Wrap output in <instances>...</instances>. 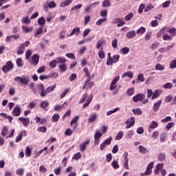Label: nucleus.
<instances>
[{"label":"nucleus","instance_id":"obj_1","mask_svg":"<svg viewBox=\"0 0 176 176\" xmlns=\"http://www.w3.org/2000/svg\"><path fill=\"white\" fill-rule=\"evenodd\" d=\"M17 80H19L21 85H24L25 86H26L27 85H28V83H30L31 80L30 79V76H23L22 77L16 76L14 78V81L17 82Z\"/></svg>","mask_w":176,"mask_h":176},{"label":"nucleus","instance_id":"obj_2","mask_svg":"<svg viewBox=\"0 0 176 176\" xmlns=\"http://www.w3.org/2000/svg\"><path fill=\"white\" fill-rule=\"evenodd\" d=\"M13 68H14V65H13L12 60H8L6 63V65L3 66L2 71L4 74H8V72L12 71Z\"/></svg>","mask_w":176,"mask_h":176},{"label":"nucleus","instance_id":"obj_3","mask_svg":"<svg viewBox=\"0 0 176 176\" xmlns=\"http://www.w3.org/2000/svg\"><path fill=\"white\" fill-rule=\"evenodd\" d=\"M125 124H126V129H131V127H133V126L135 124V118L134 117H131L125 121Z\"/></svg>","mask_w":176,"mask_h":176},{"label":"nucleus","instance_id":"obj_4","mask_svg":"<svg viewBox=\"0 0 176 176\" xmlns=\"http://www.w3.org/2000/svg\"><path fill=\"white\" fill-rule=\"evenodd\" d=\"M30 64L34 65V67H36V65L39 64V55L36 54H33L30 60Z\"/></svg>","mask_w":176,"mask_h":176},{"label":"nucleus","instance_id":"obj_5","mask_svg":"<svg viewBox=\"0 0 176 176\" xmlns=\"http://www.w3.org/2000/svg\"><path fill=\"white\" fill-rule=\"evenodd\" d=\"M83 72L85 74V76H87L89 78L86 80L85 85L82 87V89H85V87H86V86L87 85V83H89V82H90V80H91V76H90V73L89 72V68L85 67L83 69Z\"/></svg>","mask_w":176,"mask_h":176},{"label":"nucleus","instance_id":"obj_6","mask_svg":"<svg viewBox=\"0 0 176 176\" xmlns=\"http://www.w3.org/2000/svg\"><path fill=\"white\" fill-rule=\"evenodd\" d=\"M157 127H159V123L155 120L151 121L148 127V133H152V130H154V129H157Z\"/></svg>","mask_w":176,"mask_h":176},{"label":"nucleus","instance_id":"obj_7","mask_svg":"<svg viewBox=\"0 0 176 176\" xmlns=\"http://www.w3.org/2000/svg\"><path fill=\"white\" fill-rule=\"evenodd\" d=\"M120 80V76H116L112 80L111 83V90H115L116 87H118V85H116V83L119 82Z\"/></svg>","mask_w":176,"mask_h":176},{"label":"nucleus","instance_id":"obj_8","mask_svg":"<svg viewBox=\"0 0 176 176\" xmlns=\"http://www.w3.org/2000/svg\"><path fill=\"white\" fill-rule=\"evenodd\" d=\"M145 99V94H138L136 96H133V101L134 102H138V101H142Z\"/></svg>","mask_w":176,"mask_h":176},{"label":"nucleus","instance_id":"obj_9","mask_svg":"<svg viewBox=\"0 0 176 176\" xmlns=\"http://www.w3.org/2000/svg\"><path fill=\"white\" fill-rule=\"evenodd\" d=\"M38 89L40 91L41 97H46V92L45 90V85L43 84H38L37 85Z\"/></svg>","mask_w":176,"mask_h":176},{"label":"nucleus","instance_id":"obj_10","mask_svg":"<svg viewBox=\"0 0 176 176\" xmlns=\"http://www.w3.org/2000/svg\"><path fill=\"white\" fill-rule=\"evenodd\" d=\"M26 135H27V131H25V130L21 131L19 135L16 136L15 139V142H20V141L23 140V137H26Z\"/></svg>","mask_w":176,"mask_h":176},{"label":"nucleus","instance_id":"obj_11","mask_svg":"<svg viewBox=\"0 0 176 176\" xmlns=\"http://www.w3.org/2000/svg\"><path fill=\"white\" fill-rule=\"evenodd\" d=\"M20 113H21L20 106L15 107L12 112V115L17 118V116H20Z\"/></svg>","mask_w":176,"mask_h":176},{"label":"nucleus","instance_id":"obj_12","mask_svg":"<svg viewBox=\"0 0 176 176\" xmlns=\"http://www.w3.org/2000/svg\"><path fill=\"white\" fill-rule=\"evenodd\" d=\"M19 122H21L22 123V124L25 127H27L28 126V124H30V118H28L19 117Z\"/></svg>","mask_w":176,"mask_h":176},{"label":"nucleus","instance_id":"obj_13","mask_svg":"<svg viewBox=\"0 0 176 176\" xmlns=\"http://www.w3.org/2000/svg\"><path fill=\"white\" fill-rule=\"evenodd\" d=\"M111 144V137H109L108 139H107L103 143H102L100 146V151H104L108 145Z\"/></svg>","mask_w":176,"mask_h":176},{"label":"nucleus","instance_id":"obj_14","mask_svg":"<svg viewBox=\"0 0 176 176\" xmlns=\"http://www.w3.org/2000/svg\"><path fill=\"white\" fill-rule=\"evenodd\" d=\"M160 105H162V100H160L154 103L153 106V111L154 112H157V111H159V109L160 108Z\"/></svg>","mask_w":176,"mask_h":176},{"label":"nucleus","instance_id":"obj_15","mask_svg":"<svg viewBox=\"0 0 176 176\" xmlns=\"http://www.w3.org/2000/svg\"><path fill=\"white\" fill-rule=\"evenodd\" d=\"M90 144V140H86L85 142L80 144V152H85L86 151V146Z\"/></svg>","mask_w":176,"mask_h":176},{"label":"nucleus","instance_id":"obj_16","mask_svg":"<svg viewBox=\"0 0 176 176\" xmlns=\"http://www.w3.org/2000/svg\"><path fill=\"white\" fill-rule=\"evenodd\" d=\"M68 105V103L67 102H65L62 105L56 104L54 106V111H60V109H64Z\"/></svg>","mask_w":176,"mask_h":176},{"label":"nucleus","instance_id":"obj_17","mask_svg":"<svg viewBox=\"0 0 176 176\" xmlns=\"http://www.w3.org/2000/svg\"><path fill=\"white\" fill-rule=\"evenodd\" d=\"M79 34H80V28L76 27L72 30L69 36H72L74 35H79Z\"/></svg>","mask_w":176,"mask_h":176},{"label":"nucleus","instance_id":"obj_18","mask_svg":"<svg viewBox=\"0 0 176 176\" xmlns=\"http://www.w3.org/2000/svg\"><path fill=\"white\" fill-rule=\"evenodd\" d=\"M135 35H137V33L135 32V30L129 31V32H126V38H128V39H131V38H134V36H135Z\"/></svg>","mask_w":176,"mask_h":176},{"label":"nucleus","instance_id":"obj_19","mask_svg":"<svg viewBox=\"0 0 176 176\" xmlns=\"http://www.w3.org/2000/svg\"><path fill=\"white\" fill-rule=\"evenodd\" d=\"M72 1L74 0H65L60 3V8H65V6H69L72 3Z\"/></svg>","mask_w":176,"mask_h":176},{"label":"nucleus","instance_id":"obj_20","mask_svg":"<svg viewBox=\"0 0 176 176\" xmlns=\"http://www.w3.org/2000/svg\"><path fill=\"white\" fill-rule=\"evenodd\" d=\"M124 167L126 169L129 170V158L127 156H129V153H124Z\"/></svg>","mask_w":176,"mask_h":176},{"label":"nucleus","instance_id":"obj_21","mask_svg":"<svg viewBox=\"0 0 176 176\" xmlns=\"http://www.w3.org/2000/svg\"><path fill=\"white\" fill-rule=\"evenodd\" d=\"M54 89H56V84L48 87L45 91V96H47V94H49V93H52V91H54Z\"/></svg>","mask_w":176,"mask_h":176},{"label":"nucleus","instance_id":"obj_22","mask_svg":"<svg viewBox=\"0 0 176 176\" xmlns=\"http://www.w3.org/2000/svg\"><path fill=\"white\" fill-rule=\"evenodd\" d=\"M56 63H57V64H60V65L66 64L67 59L65 58L59 56V57L56 58Z\"/></svg>","mask_w":176,"mask_h":176},{"label":"nucleus","instance_id":"obj_23","mask_svg":"<svg viewBox=\"0 0 176 176\" xmlns=\"http://www.w3.org/2000/svg\"><path fill=\"white\" fill-rule=\"evenodd\" d=\"M24 52H25V48H24V47H23V45L20 44L19 47H18V50H17L16 54L18 56H20L21 54H23Z\"/></svg>","mask_w":176,"mask_h":176},{"label":"nucleus","instance_id":"obj_24","mask_svg":"<svg viewBox=\"0 0 176 176\" xmlns=\"http://www.w3.org/2000/svg\"><path fill=\"white\" fill-rule=\"evenodd\" d=\"M40 107L41 108L44 109V111H47L46 109L47 108V107H49V102L46 100H43L40 104Z\"/></svg>","mask_w":176,"mask_h":176},{"label":"nucleus","instance_id":"obj_25","mask_svg":"<svg viewBox=\"0 0 176 176\" xmlns=\"http://www.w3.org/2000/svg\"><path fill=\"white\" fill-rule=\"evenodd\" d=\"M139 152L142 155H146V153H148L149 151L144 146H139Z\"/></svg>","mask_w":176,"mask_h":176},{"label":"nucleus","instance_id":"obj_26","mask_svg":"<svg viewBox=\"0 0 176 176\" xmlns=\"http://www.w3.org/2000/svg\"><path fill=\"white\" fill-rule=\"evenodd\" d=\"M120 58V56L116 54L112 58H111V64H115L119 61V59Z\"/></svg>","mask_w":176,"mask_h":176},{"label":"nucleus","instance_id":"obj_27","mask_svg":"<svg viewBox=\"0 0 176 176\" xmlns=\"http://www.w3.org/2000/svg\"><path fill=\"white\" fill-rule=\"evenodd\" d=\"M22 30L23 31V32H25V34H28V32H32V31H34V28L32 27H26V26H22Z\"/></svg>","mask_w":176,"mask_h":176},{"label":"nucleus","instance_id":"obj_28","mask_svg":"<svg viewBox=\"0 0 176 176\" xmlns=\"http://www.w3.org/2000/svg\"><path fill=\"white\" fill-rule=\"evenodd\" d=\"M162 94V91L161 90H155L154 93H153V96L151 97V100H155L159 97Z\"/></svg>","mask_w":176,"mask_h":176},{"label":"nucleus","instance_id":"obj_29","mask_svg":"<svg viewBox=\"0 0 176 176\" xmlns=\"http://www.w3.org/2000/svg\"><path fill=\"white\" fill-rule=\"evenodd\" d=\"M126 76H127L128 78H131V79H132V78L134 76V73L130 71L126 72L122 74V78H126Z\"/></svg>","mask_w":176,"mask_h":176},{"label":"nucleus","instance_id":"obj_30","mask_svg":"<svg viewBox=\"0 0 176 176\" xmlns=\"http://www.w3.org/2000/svg\"><path fill=\"white\" fill-rule=\"evenodd\" d=\"M166 32H168L171 36H175L176 35V28H171L166 30Z\"/></svg>","mask_w":176,"mask_h":176},{"label":"nucleus","instance_id":"obj_31","mask_svg":"<svg viewBox=\"0 0 176 176\" xmlns=\"http://www.w3.org/2000/svg\"><path fill=\"white\" fill-rule=\"evenodd\" d=\"M146 31V29L143 26H142L137 30L136 34H138V35H143V34H145Z\"/></svg>","mask_w":176,"mask_h":176},{"label":"nucleus","instance_id":"obj_32","mask_svg":"<svg viewBox=\"0 0 176 176\" xmlns=\"http://www.w3.org/2000/svg\"><path fill=\"white\" fill-rule=\"evenodd\" d=\"M38 24L41 27H43L45 24H46V20H45V18L43 16H41L38 18Z\"/></svg>","mask_w":176,"mask_h":176},{"label":"nucleus","instance_id":"obj_33","mask_svg":"<svg viewBox=\"0 0 176 176\" xmlns=\"http://www.w3.org/2000/svg\"><path fill=\"white\" fill-rule=\"evenodd\" d=\"M97 119V114L94 113L90 116V117L88 118V123H93V122H95Z\"/></svg>","mask_w":176,"mask_h":176},{"label":"nucleus","instance_id":"obj_34","mask_svg":"<svg viewBox=\"0 0 176 176\" xmlns=\"http://www.w3.org/2000/svg\"><path fill=\"white\" fill-rule=\"evenodd\" d=\"M58 69L60 72H65V71H67V63L59 65Z\"/></svg>","mask_w":176,"mask_h":176},{"label":"nucleus","instance_id":"obj_35","mask_svg":"<svg viewBox=\"0 0 176 176\" xmlns=\"http://www.w3.org/2000/svg\"><path fill=\"white\" fill-rule=\"evenodd\" d=\"M92 100H93V97L87 98V102L82 105L83 109H86V108H87V106L90 105V102H91Z\"/></svg>","mask_w":176,"mask_h":176},{"label":"nucleus","instance_id":"obj_36","mask_svg":"<svg viewBox=\"0 0 176 176\" xmlns=\"http://www.w3.org/2000/svg\"><path fill=\"white\" fill-rule=\"evenodd\" d=\"M102 136V133L96 129L94 134V140H100V138Z\"/></svg>","mask_w":176,"mask_h":176},{"label":"nucleus","instance_id":"obj_37","mask_svg":"<svg viewBox=\"0 0 176 176\" xmlns=\"http://www.w3.org/2000/svg\"><path fill=\"white\" fill-rule=\"evenodd\" d=\"M133 17H134V14L133 12H130L125 16L124 20L125 21H130V20L133 19Z\"/></svg>","mask_w":176,"mask_h":176},{"label":"nucleus","instance_id":"obj_38","mask_svg":"<svg viewBox=\"0 0 176 176\" xmlns=\"http://www.w3.org/2000/svg\"><path fill=\"white\" fill-rule=\"evenodd\" d=\"M155 69L157 71H164L165 69V67H164V65L160 64V63H157L156 65H155Z\"/></svg>","mask_w":176,"mask_h":176},{"label":"nucleus","instance_id":"obj_39","mask_svg":"<svg viewBox=\"0 0 176 176\" xmlns=\"http://www.w3.org/2000/svg\"><path fill=\"white\" fill-rule=\"evenodd\" d=\"M43 32V26H40L34 33V36H38V35H41Z\"/></svg>","mask_w":176,"mask_h":176},{"label":"nucleus","instance_id":"obj_40","mask_svg":"<svg viewBox=\"0 0 176 176\" xmlns=\"http://www.w3.org/2000/svg\"><path fill=\"white\" fill-rule=\"evenodd\" d=\"M16 64L17 67H19V68H21V67H23V59H21V58H16Z\"/></svg>","mask_w":176,"mask_h":176},{"label":"nucleus","instance_id":"obj_41","mask_svg":"<svg viewBox=\"0 0 176 176\" xmlns=\"http://www.w3.org/2000/svg\"><path fill=\"white\" fill-rule=\"evenodd\" d=\"M49 67L50 68H56L57 67V60H52L49 63Z\"/></svg>","mask_w":176,"mask_h":176},{"label":"nucleus","instance_id":"obj_42","mask_svg":"<svg viewBox=\"0 0 176 176\" xmlns=\"http://www.w3.org/2000/svg\"><path fill=\"white\" fill-rule=\"evenodd\" d=\"M124 134V133L123 131H120L116 136L115 140H116V141H119L120 140H122V138H123Z\"/></svg>","mask_w":176,"mask_h":176},{"label":"nucleus","instance_id":"obj_43","mask_svg":"<svg viewBox=\"0 0 176 176\" xmlns=\"http://www.w3.org/2000/svg\"><path fill=\"white\" fill-rule=\"evenodd\" d=\"M132 112L134 115H142V110L140 108L133 109Z\"/></svg>","mask_w":176,"mask_h":176},{"label":"nucleus","instance_id":"obj_44","mask_svg":"<svg viewBox=\"0 0 176 176\" xmlns=\"http://www.w3.org/2000/svg\"><path fill=\"white\" fill-rule=\"evenodd\" d=\"M104 43H105V41L104 40H99L96 44V49H101V47H102V45H104Z\"/></svg>","mask_w":176,"mask_h":176},{"label":"nucleus","instance_id":"obj_45","mask_svg":"<svg viewBox=\"0 0 176 176\" xmlns=\"http://www.w3.org/2000/svg\"><path fill=\"white\" fill-rule=\"evenodd\" d=\"M107 21V17H104L102 19H98V21L96 22V25H101L102 23H105Z\"/></svg>","mask_w":176,"mask_h":176},{"label":"nucleus","instance_id":"obj_46","mask_svg":"<svg viewBox=\"0 0 176 176\" xmlns=\"http://www.w3.org/2000/svg\"><path fill=\"white\" fill-rule=\"evenodd\" d=\"M164 159H166V153H160L158 155V160L160 162H163L164 161Z\"/></svg>","mask_w":176,"mask_h":176},{"label":"nucleus","instance_id":"obj_47","mask_svg":"<svg viewBox=\"0 0 176 176\" xmlns=\"http://www.w3.org/2000/svg\"><path fill=\"white\" fill-rule=\"evenodd\" d=\"M162 168H163V164H158L156 166L155 170H154V173L157 175L159 174V171L160 170H162Z\"/></svg>","mask_w":176,"mask_h":176},{"label":"nucleus","instance_id":"obj_48","mask_svg":"<svg viewBox=\"0 0 176 176\" xmlns=\"http://www.w3.org/2000/svg\"><path fill=\"white\" fill-rule=\"evenodd\" d=\"M98 54V56L100 57V58H105V53L104 52L102 47L100 48Z\"/></svg>","mask_w":176,"mask_h":176},{"label":"nucleus","instance_id":"obj_49","mask_svg":"<svg viewBox=\"0 0 176 176\" xmlns=\"http://www.w3.org/2000/svg\"><path fill=\"white\" fill-rule=\"evenodd\" d=\"M8 128L6 126H3L1 129V135L3 137H6L7 134H8Z\"/></svg>","mask_w":176,"mask_h":176},{"label":"nucleus","instance_id":"obj_50","mask_svg":"<svg viewBox=\"0 0 176 176\" xmlns=\"http://www.w3.org/2000/svg\"><path fill=\"white\" fill-rule=\"evenodd\" d=\"M167 138V135L164 133H162L160 134V140L161 142H164L166 141V139Z\"/></svg>","mask_w":176,"mask_h":176},{"label":"nucleus","instance_id":"obj_51","mask_svg":"<svg viewBox=\"0 0 176 176\" xmlns=\"http://www.w3.org/2000/svg\"><path fill=\"white\" fill-rule=\"evenodd\" d=\"M86 98H87V93L84 94L82 97L80 98V101L78 102V104H83L86 101Z\"/></svg>","mask_w":176,"mask_h":176},{"label":"nucleus","instance_id":"obj_52","mask_svg":"<svg viewBox=\"0 0 176 176\" xmlns=\"http://www.w3.org/2000/svg\"><path fill=\"white\" fill-rule=\"evenodd\" d=\"M81 8H82V4L79 3L76 6L72 7L70 10L71 12H74V10H79V9H80Z\"/></svg>","mask_w":176,"mask_h":176},{"label":"nucleus","instance_id":"obj_53","mask_svg":"<svg viewBox=\"0 0 176 176\" xmlns=\"http://www.w3.org/2000/svg\"><path fill=\"white\" fill-rule=\"evenodd\" d=\"M138 80H139V82H145V77L144 76L143 74H140L138 75Z\"/></svg>","mask_w":176,"mask_h":176},{"label":"nucleus","instance_id":"obj_54","mask_svg":"<svg viewBox=\"0 0 176 176\" xmlns=\"http://www.w3.org/2000/svg\"><path fill=\"white\" fill-rule=\"evenodd\" d=\"M24 174V169L23 168H20L16 170V175L21 176Z\"/></svg>","mask_w":176,"mask_h":176},{"label":"nucleus","instance_id":"obj_55","mask_svg":"<svg viewBox=\"0 0 176 176\" xmlns=\"http://www.w3.org/2000/svg\"><path fill=\"white\" fill-rule=\"evenodd\" d=\"M133 135H134V131L129 130L126 132V138L130 139Z\"/></svg>","mask_w":176,"mask_h":176},{"label":"nucleus","instance_id":"obj_56","mask_svg":"<svg viewBox=\"0 0 176 176\" xmlns=\"http://www.w3.org/2000/svg\"><path fill=\"white\" fill-rule=\"evenodd\" d=\"M68 93H69V88H67L64 90V91L60 95V98H64V97H65V96H67V94H68Z\"/></svg>","mask_w":176,"mask_h":176},{"label":"nucleus","instance_id":"obj_57","mask_svg":"<svg viewBox=\"0 0 176 176\" xmlns=\"http://www.w3.org/2000/svg\"><path fill=\"white\" fill-rule=\"evenodd\" d=\"M80 157H82V154H80V153L78 152V153H76V154L73 156L72 159H73L74 160H79V159H80Z\"/></svg>","mask_w":176,"mask_h":176},{"label":"nucleus","instance_id":"obj_58","mask_svg":"<svg viewBox=\"0 0 176 176\" xmlns=\"http://www.w3.org/2000/svg\"><path fill=\"white\" fill-rule=\"evenodd\" d=\"M32 151L30 146H27L25 149V155L28 157H30L31 156Z\"/></svg>","mask_w":176,"mask_h":176},{"label":"nucleus","instance_id":"obj_59","mask_svg":"<svg viewBox=\"0 0 176 176\" xmlns=\"http://www.w3.org/2000/svg\"><path fill=\"white\" fill-rule=\"evenodd\" d=\"M60 116L58 114H54L52 118V122H58Z\"/></svg>","mask_w":176,"mask_h":176},{"label":"nucleus","instance_id":"obj_60","mask_svg":"<svg viewBox=\"0 0 176 176\" xmlns=\"http://www.w3.org/2000/svg\"><path fill=\"white\" fill-rule=\"evenodd\" d=\"M22 23L23 24H30V23H31V21L30 20V19L28 17H24L21 20Z\"/></svg>","mask_w":176,"mask_h":176},{"label":"nucleus","instance_id":"obj_61","mask_svg":"<svg viewBox=\"0 0 176 176\" xmlns=\"http://www.w3.org/2000/svg\"><path fill=\"white\" fill-rule=\"evenodd\" d=\"M111 166L117 170V168H119V164L118 163V161L113 160L111 163Z\"/></svg>","mask_w":176,"mask_h":176},{"label":"nucleus","instance_id":"obj_62","mask_svg":"<svg viewBox=\"0 0 176 176\" xmlns=\"http://www.w3.org/2000/svg\"><path fill=\"white\" fill-rule=\"evenodd\" d=\"M164 89H173V83L167 82L163 85Z\"/></svg>","mask_w":176,"mask_h":176},{"label":"nucleus","instance_id":"obj_63","mask_svg":"<svg viewBox=\"0 0 176 176\" xmlns=\"http://www.w3.org/2000/svg\"><path fill=\"white\" fill-rule=\"evenodd\" d=\"M163 39L164 41H171L173 38L170 35L165 34L163 35Z\"/></svg>","mask_w":176,"mask_h":176},{"label":"nucleus","instance_id":"obj_64","mask_svg":"<svg viewBox=\"0 0 176 176\" xmlns=\"http://www.w3.org/2000/svg\"><path fill=\"white\" fill-rule=\"evenodd\" d=\"M170 68H171V69L176 68V59L172 60V61L170 63Z\"/></svg>","mask_w":176,"mask_h":176}]
</instances>
